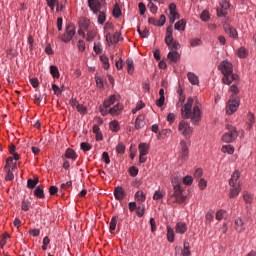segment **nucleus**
I'll use <instances>...</instances> for the list:
<instances>
[{"label": "nucleus", "instance_id": "f257e3e1", "mask_svg": "<svg viewBox=\"0 0 256 256\" xmlns=\"http://www.w3.org/2000/svg\"><path fill=\"white\" fill-rule=\"evenodd\" d=\"M193 98H188L186 104L181 110V115L184 119H191L193 125H197L201 121V110L199 106H194L193 110Z\"/></svg>", "mask_w": 256, "mask_h": 256}, {"label": "nucleus", "instance_id": "f03ea898", "mask_svg": "<svg viewBox=\"0 0 256 256\" xmlns=\"http://www.w3.org/2000/svg\"><path fill=\"white\" fill-rule=\"evenodd\" d=\"M227 132L222 135L223 143H233L237 137H239V132H237V128L233 125H226Z\"/></svg>", "mask_w": 256, "mask_h": 256}, {"label": "nucleus", "instance_id": "7ed1b4c3", "mask_svg": "<svg viewBox=\"0 0 256 256\" xmlns=\"http://www.w3.org/2000/svg\"><path fill=\"white\" fill-rule=\"evenodd\" d=\"M173 189L174 192L169 195L168 201H170V203H185L187 196L183 195L181 186L175 185Z\"/></svg>", "mask_w": 256, "mask_h": 256}, {"label": "nucleus", "instance_id": "20e7f679", "mask_svg": "<svg viewBox=\"0 0 256 256\" xmlns=\"http://www.w3.org/2000/svg\"><path fill=\"white\" fill-rule=\"evenodd\" d=\"M165 43L169 49H179L181 45L173 39V26H168L166 29Z\"/></svg>", "mask_w": 256, "mask_h": 256}, {"label": "nucleus", "instance_id": "39448f33", "mask_svg": "<svg viewBox=\"0 0 256 256\" xmlns=\"http://www.w3.org/2000/svg\"><path fill=\"white\" fill-rule=\"evenodd\" d=\"M241 100L236 95H232L227 103L226 106V113L227 115H233L237 109H239V105Z\"/></svg>", "mask_w": 256, "mask_h": 256}, {"label": "nucleus", "instance_id": "423d86ee", "mask_svg": "<svg viewBox=\"0 0 256 256\" xmlns=\"http://www.w3.org/2000/svg\"><path fill=\"white\" fill-rule=\"evenodd\" d=\"M178 130L185 137H189L193 133V128L185 120L179 122Z\"/></svg>", "mask_w": 256, "mask_h": 256}, {"label": "nucleus", "instance_id": "0eeeda50", "mask_svg": "<svg viewBox=\"0 0 256 256\" xmlns=\"http://www.w3.org/2000/svg\"><path fill=\"white\" fill-rule=\"evenodd\" d=\"M105 3V0H88V7L92 13H99L101 6Z\"/></svg>", "mask_w": 256, "mask_h": 256}, {"label": "nucleus", "instance_id": "6e6552de", "mask_svg": "<svg viewBox=\"0 0 256 256\" xmlns=\"http://www.w3.org/2000/svg\"><path fill=\"white\" fill-rule=\"evenodd\" d=\"M74 36H75V26L68 25L66 27V33L61 37V40L64 43H69V41H71V39H73Z\"/></svg>", "mask_w": 256, "mask_h": 256}, {"label": "nucleus", "instance_id": "1a4fd4ad", "mask_svg": "<svg viewBox=\"0 0 256 256\" xmlns=\"http://www.w3.org/2000/svg\"><path fill=\"white\" fill-rule=\"evenodd\" d=\"M222 83L224 85H231V83H239V75L235 73L226 74L222 77Z\"/></svg>", "mask_w": 256, "mask_h": 256}, {"label": "nucleus", "instance_id": "9d476101", "mask_svg": "<svg viewBox=\"0 0 256 256\" xmlns=\"http://www.w3.org/2000/svg\"><path fill=\"white\" fill-rule=\"evenodd\" d=\"M219 69L223 76L233 73V64L229 61H222L219 65Z\"/></svg>", "mask_w": 256, "mask_h": 256}, {"label": "nucleus", "instance_id": "9b49d317", "mask_svg": "<svg viewBox=\"0 0 256 256\" xmlns=\"http://www.w3.org/2000/svg\"><path fill=\"white\" fill-rule=\"evenodd\" d=\"M229 7H230L229 2L226 0H222L220 2V7L217 8L218 17H225V15L227 14V9H229Z\"/></svg>", "mask_w": 256, "mask_h": 256}, {"label": "nucleus", "instance_id": "f8f14e48", "mask_svg": "<svg viewBox=\"0 0 256 256\" xmlns=\"http://www.w3.org/2000/svg\"><path fill=\"white\" fill-rule=\"evenodd\" d=\"M179 148L181 159H187V157H189V144L186 141L182 140L180 142Z\"/></svg>", "mask_w": 256, "mask_h": 256}, {"label": "nucleus", "instance_id": "ddd939ff", "mask_svg": "<svg viewBox=\"0 0 256 256\" xmlns=\"http://www.w3.org/2000/svg\"><path fill=\"white\" fill-rule=\"evenodd\" d=\"M170 11V23H175V19H179V12H177V5L175 3H171L169 5Z\"/></svg>", "mask_w": 256, "mask_h": 256}, {"label": "nucleus", "instance_id": "4468645a", "mask_svg": "<svg viewBox=\"0 0 256 256\" xmlns=\"http://www.w3.org/2000/svg\"><path fill=\"white\" fill-rule=\"evenodd\" d=\"M103 5H105V2L102 3L100 10L96 13V15L98 14L99 25H103L107 21V10H101L103 9Z\"/></svg>", "mask_w": 256, "mask_h": 256}, {"label": "nucleus", "instance_id": "2eb2a0df", "mask_svg": "<svg viewBox=\"0 0 256 256\" xmlns=\"http://www.w3.org/2000/svg\"><path fill=\"white\" fill-rule=\"evenodd\" d=\"M224 31L231 37L232 39H237V29H235L233 26L226 24L224 25Z\"/></svg>", "mask_w": 256, "mask_h": 256}, {"label": "nucleus", "instance_id": "dca6fc26", "mask_svg": "<svg viewBox=\"0 0 256 256\" xmlns=\"http://www.w3.org/2000/svg\"><path fill=\"white\" fill-rule=\"evenodd\" d=\"M175 232L179 235H185L187 233V224L185 222H178L175 226Z\"/></svg>", "mask_w": 256, "mask_h": 256}, {"label": "nucleus", "instance_id": "f3484780", "mask_svg": "<svg viewBox=\"0 0 256 256\" xmlns=\"http://www.w3.org/2000/svg\"><path fill=\"white\" fill-rule=\"evenodd\" d=\"M171 51L168 53V59L171 61V63H177L181 56L179 55V52H177V49H170Z\"/></svg>", "mask_w": 256, "mask_h": 256}, {"label": "nucleus", "instance_id": "a211bd4d", "mask_svg": "<svg viewBox=\"0 0 256 256\" xmlns=\"http://www.w3.org/2000/svg\"><path fill=\"white\" fill-rule=\"evenodd\" d=\"M239 193H241V185L240 184L234 185L230 189L229 198L230 199H235V197H237V195H239Z\"/></svg>", "mask_w": 256, "mask_h": 256}, {"label": "nucleus", "instance_id": "6ab92c4d", "mask_svg": "<svg viewBox=\"0 0 256 256\" xmlns=\"http://www.w3.org/2000/svg\"><path fill=\"white\" fill-rule=\"evenodd\" d=\"M240 177H241V173H239L238 170L234 171V173L232 174V176L229 180L230 187H235V185H237V181H239Z\"/></svg>", "mask_w": 256, "mask_h": 256}, {"label": "nucleus", "instance_id": "aec40b11", "mask_svg": "<svg viewBox=\"0 0 256 256\" xmlns=\"http://www.w3.org/2000/svg\"><path fill=\"white\" fill-rule=\"evenodd\" d=\"M114 195L118 201H123V199H125V190L121 187H117L114 190Z\"/></svg>", "mask_w": 256, "mask_h": 256}, {"label": "nucleus", "instance_id": "412c9836", "mask_svg": "<svg viewBox=\"0 0 256 256\" xmlns=\"http://www.w3.org/2000/svg\"><path fill=\"white\" fill-rule=\"evenodd\" d=\"M145 127V116L139 115L135 121V129H143Z\"/></svg>", "mask_w": 256, "mask_h": 256}, {"label": "nucleus", "instance_id": "4be33fe9", "mask_svg": "<svg viewBox=\"0 0 256 256\" xmlns=\"http://www.w3.org/2000/svg\"><path fill=\"white\" fill-rule=\"evenodd\" d=\"M235 225H236V231L238 233H243V231H245V223L241 218H237L235 220Z\"/></svg>", "mask_w": 256, "mask_h": 256}, {"label": "nucleus", "instance_id": "5701e85b", "mask_svg": "<svg viewBox=\"0 0 256 256\" xmlns=\"http://www.w3.org/2000/svg\"><path fill=\"white\" fill-rule=\"evenodd\" d=\"M138 151L140 155H148L149 154V144L147 143H140L138 146Z\"/></svg>", "mask_w": 256, "mask_h": 256}, {"label": "nucleus", "instance_id": "b1692460", "mask_svg": "<svg viewBox=\"0 0 256 256\" xmlns=\"http://www.w3.org/2000/svg\"><path fill=\"white\" fill-rule=\"evenodd\" d=\"M187 77L191 85H199V77L193 72H188Z\"/></svg>", "mask_w": 256, "mask_h": 256}, {"label": "nucleus", "instance_id": "393cba45", "mask_svg": "<svg viewBox=\"0 0 256 256\" xmlns=\"http://www.w3.org/2000/svg\"><path fill=\"white\" fill-rule=\"evenodd\" d=\"M186 25H187V21H185V19H182L175 23L174 29H176V31H185Z\"/></svg>", "mask_w": 256, "mask_h": 256}, {"label": "nucleus", "instance_id": "a878e982", "mask_svg": "<svg viewBox=\"0 0 256 256\" xmlns=\"http://www.w3.org/2000/svg\"><path fill=\"white\" fill-rule=\"evenodd\" d=\"M121 106L119 104L115 105L114 107L108 109V113L113 115V117L119 115L121 113Z\"/></svg>", "mask_w": 256, "mask_h": 256}, {"label": "nucleus", "instance_id": "bb28decb", "mask_svg": "<svg viewBox=\"0 0 256 256\" xmlns=\"http://www.w3.org/2000/svg\"><path fill=\"white\" fill-rule=\"evenodd\" d=\"M167 239L170 243H173L175 241V231L171 226H167Z\"/></svg>", "mask_w": 256, "mask_h": 256}, {"label": "nucleus", "instance_id": "cd10ccee", "mask_svg": "<svg viewBox=\"0 0 256 256\" xmlns=\"http://www.w3.org/2000/svg\"><path fill=\"white\" fill-rule=\"evenodd\" d=\"M135 199L137 201H139L140 203H145L147 196L145 195V193L143 191H137L135 193Z\"/></svg>", "mask_w": 256, "mask_h": 256}, {"label": "nucleus", "instance_id": "c85d7f7f", "mask_svg": "<svg viewBox=\"0 0 256 256\" xmlns=\"http://www.w3.org/2000/svg\"><path fill=\"white\" fill-rule=\"evenodd\" d=\"M222 153H228V155H233L235 153V147L232 145H223L221 149Z\"/></svg>", "mask_w": 256, "mask_h": 256}, {"label": "nucleus", "instance_id": "c756f323", "mask_svg": "<svg viewBox=\"0 0 256 256\" xmlns=\"http://www.w3.org/2000/svg\"><path fill=\"white\" fill-rule=\"evenodd\" d=\"M93 133L96 134L97 141H103V134L101 133V129L98 125L93 126Z\"/></svg>", "mask_w": 256, "mask_h": 256}, {"label": "nucleus", "instance_id": "7c9ffc66", "mask_svg": "<svg viewBox=\"0 0 256 256\" xmlns=\"http://www.w3.org/2000/svg\"><path fill=\"white\" fill-rule=\"evenodd\" d=\"M34 195H35V197H38L39 199H44L45 192H43V187L42 186L36 187V189L34 190Z\"/></svg>", "mask_w": 256, "mask_h": 256}, {"label": "nucleus", "instance_id": "2f4dec72", "mask_svg": "<svg viewBox=\"0 0 256 256\" xmlns=\"http://www.w3.org/2000/svg\"><path fill=\"white\" fill-rule=\"evenodd\" d=\"M126 65H127V71L130 75H133V71H135V67H134V63H133V59L128 58L126 60Z\"/></svg>", "mask_w": 256, "mask_h": 256}, {"label": "nucleus", "instance_id": "473e14b6", "mask_svg": "<svg viewBox=\"0 0 256 256\" xmlns=\"http://www.w3.org/2000/svg\"><path fill=\"white\" fill-rule=\"evenodd\" d=\"M115 101H117V98L115 97V95L110 96L108 100L104 101V107L106 109H109V107H111V105L115 104Z\"/></svg>", "mask_w": 256, "mask_h": 256}, {"label": "nucleus", "instance_id": "72a5a7b5", "mask_svg": "<svg viewBox=\"0 0 256 256\" xmlns=\"http://www.w3.org/2000/svg\"><path fill=\"white\" fill-rule=\"evenodd\" d=\"M65 157L67 159H73L75 161V159H77V154H75V150L68 148L66 150Z\"/></svg>", "mask_w": 256, "mask_h": 256}, {"label": "nucleus", "instance_id": "f704fd0d", "mask_svg": "<svg viewBox=\"0 0 256 256\" xmlns=\"http://www.w3.org/2000/svg\"><path fill=\"white\" fill-rule=\"evenodd\" d=\"M50 73L55 79H59V77H61V74L59 73V68H57V66H50Z\"/></svg>", "mask_w": 256, "mask_h": 256}, {"label": "nucleus", "instance_id": "c9c22d12", "mask_svg": "<svg viewBox=\"0 0 256 256\" xmlns=\"http://www.w3.org/2000/svg\"><path fill=\"white\" fill-rule=\"evenodd\" d=\"M115 229H117V216H113L110 221V226H109L110 233H113Z\"/></svg>", "mask_w": 256, "mask_h": 256}, {"label": "nucleus", "instance_id": "e433bc0d", "mask_svg": "<svg viewBox=\"0 0 256 256\" xmlns=\"http://www.w3.org/2000/svg\"><path fill=\"white\" fill-rule=\"evenodd\" d=\"M182 256H191V249L189 246V242L184 243V248L182 250Z\"/></svg>", "mask_w": 256, "mask_h": 256}, {"label": "nucleus", "instance_id": "4c0bfd02", "mask_svg": "<svg viewBox=\"0 0 256 256\" xmlns=\"http://www.w3.org/2000/svg\"><path fill=\"white\" fill-rule=\"evenodd\" d=\"M164 196H165V191L158 190L154 193L153 199L154 201H159L160 199H163Z\"/></svg>", "mask_w": 256, "mask_h": 256}, {"label": "nucleus", "instance_id": "58836bf2", "mask_svg": "<svg viewBox=\"0 0 256 256\" xmlns=\"http://www.w3.org/2000/svg\"><path fill=\"white\" fill-rule=\"evenodd\" d=\"M6 171V176H5V181H13L15 179V175L11 171V168H5Z\"/></svg>", "mask_w": 256, "mask_h": 256}, {"label": "nucleus", "instance_id": "ea45409f", "mask_svg": "<svg viewBox=\"0 0 256 256\" xmlns=\"http://www.w3.org/2000/svg\"><path fill=\"white\" fill-rule=\"evenodd\" d=\"M37 183H39V179H28V182H27V187L28 189H35V187L37 186Z\"/></svg>", "mask_w": 256, "mask_h": 256}, {"label": "nucleus", "instance_id": "a19ab883", "mask_svg": "<svg viewBox=\"0 0 256 256\" xmlns=\"http://www.w3.org/2000/svg\"><path fill=\"white\" fill-rule=\"evenodd\" d=\"M110 129L114 133H117V131H119V129H120L119 122L117 120H114V121L110 122Z\"/></svg>", "mask_w": 256, "mask_h": 256}, {"label": "nucleus", "instance_id": "79ce46f5", "mask_svg": "<svg viewBox=\"0 0 256 256\" xmlns=\"http://www.w3.org/2000/svg\"><path fill=\"white\" fill-rule=\"evenodd\" d=\"M116 152L118 155H123L125 153V144L123 142H119L116 147Z\"/></svg>", "mask_w": 256, "mask_h": 256}, {"label": "nucleus", "instance_id": "37998d69", "mask_svg": "<svg viewBox=\"0 0 256 256\" xmlns=\"http://www.w3.org/2000/svg\"><path fill=\"white\" fill-rule=\"evenodd\" d=\"M78 113H80V115H87V107L83 104H78L76 107Z\"/></svg>", "mask_w": 256, "mask_h": 256}, {"label": "nucleus", "instance_id": "c03bdc74", "mask_svg": "<svg viewBox=\"0 0 256 256\" xmlns=\"http://www.w3.org/2000/svg\"><path fill=\"white\" fill-rule=\"evenodd\" d=\"M100 60L103 63V68L104 69H109L110 64H109V58H107V56H100Z\"/></svg>", "mask_w": 256, "mask_h": 256}, {"label": "nucleus", "instance_id": "a18cd8bd", "mask_svg": "<svg viewBox=\"0 0 256 256\" xmlns=\"http://www.w3.org/2000/svg\"><path fill=\"white\" fill-rule=\"evenodd\" d=\"M237 55L238 57H240L241 59H245V57H247V50L243 47L239 48L237 50Z\"/></svg>", "mask_w": 256, "mask_h": 256}, {"label": "nucleus", "instance_id": "49530a36", "mask_svg": "<svg viewBox=\"0 0 256 256\" xmlns=\"http://www.w3.org/2000/svg\"><path fill=\"white\" fill-rule=\"evenodd\" d=\"M253 123H255V116L252 113H249L247 121L248 129H251V127H253Z\"/></svg>", "mask_w": 256, "mask_h": 256}, {"label": "nucleus", "instance_id": "de8ad7c7", "mask_svg": "<svg viewBox=\"0 0 256 256\" xmlns=\"http://www.w3.org/2000/svg\"><path fill=\"white\" fill-rule=\"evenodd\" d=\"M136 215H138V217L145 215V205H140L136 208Z\"/></svg>", "mask_w": 256, "mask_h": 256}, {"label": "nucleus", "instance_id": "09e8293b", "mask_svg": "<svg viewBox=\"0 0 256 256\" xmlns=\"http://www.w3.org/2000/svg\"><path fill=\"white\" fill-rule=\"evenodd\" d=\"M200 19H201L202 21H205V22L209 21V19H211V16L209 15V11L204 10V11L201 13V15H200Z\"/></svg>", "mask_w": 256, "mask_h": 256}, {"label": "nucleus", "instance_id": "8fccbe9b", "mask_svg": "<svg viewBox=\"0 0 256 256\" xmlns=\"http://www.w3.org/2000/svg\"><path fill=\"white\" fill-rule=\"evenodd\" d=\"M48 7H50L51 11L55 10V6L58 5L59 0H46Z\"/></svg>", "mask_w": 256, "mask_h": 256}, {"label": "nucleus", "instance_id": "3c124183", "mask_svg": "<svg viewBox=\"0 0 256 256\" xmlns=\"http://www.w3.org/2000/svg\"><path fill=\"white\" fill-rule=\"evenodd\" d=\"M121 15V8H119V4H115L113 8V16L117 19Z\"/></svg>", "mask_w": 256, "mask_h": 256}, {"label": "nucleus", "instance_id": "603ef678", "mask_svg": "<svg viewBox=\"0 0 256 256\" xmlns=\"http://www.w3.org/2000/svg\"><path fill=\"white\" fill-rule=\"evenodd\" d=\"M191 47H199L201 45V39L200 38H194L190 40Z\"/></svg>", "mask_w": 256, "mask_h": 256}, {"label": "nucleus", "instance_id": "864d4df0", "mask_svg": "<svg viewBox=\"0 0 256 256\" xmlns=\"http://www.w3.org/2000/svg\"><path fill=\"white\" fill-rule=\"evenodd\" d=\"M29 207H31V202L29 200H23L22 211H29Z\"/></svg>", "mask_w": 256, "mask_h": 256}, {"label": "nucleus", "instance_id": "5fc2aeb1", "mask_svg": "<svg viewBox=\"0 0 256 256\" xmlns=\"http://www.w3.org/2000/svg\"><path fill=\"white\" fill-rule=\"evenodd\" d=\"M237 85H239V83H234L232 86H230L229 91L231 93H234V95L239 94V87H237Z\"/></svg>", "mask_w": 256, "mask_h": 256}, {"label": "nucleus", "instance_id": "6e6d98bb", "mask_svg": "<svg viewBox=\"0 0 256 256\" xmlns=\"http://www.w3.org/2000/svg\"><path fill=\"white\" fill-rule=\"evenodd\" d=\"M129 173L131 175V177H137V175H139V169H137V167L132 166L129 169Z\"/></svg>", "mask_w": 256, "mask_h": 256}, {"label": "nucleus", "instance_id": "4d7b16f0", "mask_svg": "<svg viewBox=\"0 0 256 256\" xmlns=\"http://www.w3.org/2000/svg\"><path fill=\"white\" fill-rule=\"evenodd\" d=\"M243 198L245 203H251V201H253V195H251L249 192H245Z\"/></svg>", "mask_w": 256, "mask_h": 256}, {"label": "nucleus", "instance_id": "13d9d810", "mask_svg": "<svg viewBox=\"0 0 256 256\" xmlns=\"http://www.w3.org/2000/svg\"><path fill=\"white\" fill-rule=\"evenodd\" d=\"M102 160L104 161V163H106V165H109V163H111V159L109 158L108 152H103Z\"/></svg>", "mask_w": 256, "mask_h": 256}, {"label": "nucleus", "instance_id": "bf43d9fd", "mask_svg": "<svg viewBox=\"0 0 256 256\" xmlns=\"http://www.w3.org/2000/svg\"><path fill=\"white\" fill-rule=\"evenodd\" d=\"M42 101H43V95H41V94H39V95L35 94L34 95V103L36 105H41Z\"/></svg>", "mask_w": 256, "mask_h": 256}, {"label": "nucleus", "instance_id": "052dcab7", "mask_svg": "<svg viewBox=\"0 0 256 256\" xmlns=\"http://www.w3.org/2000/svg\"><path fill=\"white\" fill-rule=\"evenodd\" d=\"M80 147H81V149H82V151H91V146H90V144L89 143H87V142H82L81 144H80Z\"/></svg>", "mask_w": 256, "mask_h": 256}, {"label": "nucleus", "instance_id": "680f3d73", "mask_svg": "<svg viewBox=\"0 0 256 256\" xmlns=\"http://www.w3.org/2000/svg\"><path fill=\"white\" fill-rule=\"evenodd\" d=\"M148 8L150 9L151 13L155 14L157 13V6L155 5L154 2H149L148 3Z\"/></svg>", "mask_w": 256, "mask_h": 256}, {"label": "nucleus", "instance_id": "e2e57ef3", "mask_svg": "<svg viewBox=\"0 0 256 256\" xmlns=\"http://www.w3.org/2000/svg\"><path fill=\"white\" fill-rule=\"evenodd\" d=\"M193 183V177L192 176H186L183 178V184L184 185H192Z\"/></svg>", "mask_w": 256, "mask_h": 256}, {"label": "nucleus", "instance_id": "0e129e2a", "mask_svg": "<svg viewBox=\"0 0 256 256\" xmlns=\"http://www.w3.org/2000/svg\"><path fill=\"white\" fill-rule=\"evenodd\" d=\"M140 37H142V39L149 37V29H147V27H144L142 32H140Z\"/></svg>", "mask_w": 256, "mask_h": 256}, {"label": "nucleus", "instance_id": "69168bd1", "mask_svg": "<svg viewBox=\"0 0 256 256\" xmlns=\"http://www.w3.org/2000/svg\"><path fill=\"white\" fill-rule=\"evenodd\" d=\"M199 187H200V189H201V191H203L204 189H206L207 188V181L205 180V179H200V181H199Z\"/></svg>", "mask_w": 256, "mask_h": 256}, {"label": "nucleus", "instance_id": "338daca9", "mask_svg": "<svg viewBox=\"0 0 256 256\" xmlns=\"http://www.w3.org/2000/svg\"><path fill=\"white\" fill-rule=\"evenodd\" d=\"M225 211L224 210H219L217 213H216V219L218 221H221V219H223L225 217Z\"/></svg>", "mask_w": 256, "mask_h": 256}, {"label": "nucleus", "instance_id": "774afa93", "mask_svg": "<svg viewBox=\"0 0 256 256\" xmlns=\"http://www.w3.org/2000/svg\"><path fill=\"white\" fill-rule=\"evenodd\" d=\"M78 50L83 52L85 51V41L79 40L77 44Z\"/></svg>", "mask_w": 256, "mask_h": 256}]
</instances>
